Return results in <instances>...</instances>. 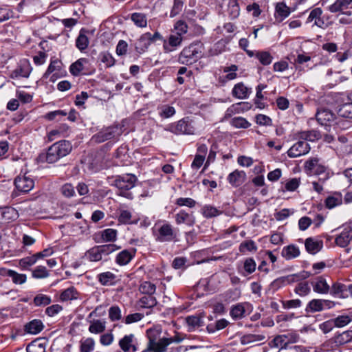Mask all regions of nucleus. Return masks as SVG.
I'll return each instance as SVG.
<instances>
[{"label":"nucleus","mask_w":352,"mask_h":352,"mask_svg":"<svg viewBox=\"0 0 352 352\" xmlns=\"http://www.w3.org/2000/svg\"><path fill=\"white\" fill-rule=\"evenodd\" d=\"M137 181L138 179L135 175L128 173L113 177L110 179L109 182L111 186L118 189L119 195L128 199H132L133 196L129 190L135 186Z\"/></svg>","instance_id":"f257e3e1"},{"label":"nucleus","mask_w":352,"mask_h":352,"mask_svg":"<svg viewBox=\"0 0 352 352\" xmlns=\"http://www.w3.org/2000/svg\"><path fill=\"white\" fill-rule=\"evenodd\" d=\"M203 44L193 42L183 48L178 56V62L183 65H192L202 57Z\"/></svg>","instance_id":"f03ea898"},{"label":"nucleus","mask_w":352,"mask_h":352,"mask_svg":"<svg viewBox=\"0 0 352 352\" xmlns=\"http://www.w3.org/2000/svg\"><path fill=\"white\" fill-rule=\"evenodd\" d=\"M71 143L67 140H60L53 144L46 153V161L52 164L67 155L72 151Z\"/></svg>","instance_id":"7ed1b4c3"},{"label":"nucleus","mask_w":352,"mask_h":352,"mask_svg":"<svg viewBox=\"0 0 352 352\" xmlns=\"http://www.w3.org/2000/svg\"><path fill=\"white\" fill-rule=\"evenodd\" d=\"M311 274L307 271H302L298 274H290L285 276L278 278L273 280L270 285L272 289L276 291L280 287L292 283L304 280L310 276Z\"/></svg>","instance_id":"20e7f679"},{"label":"nucleus","mask_w":352,"mask_h":352,"mask_svg":"<svg viewBox=\"0 0 352 352\" xmlns=\"http://www.w3.org/2000/svg\"><path fill=\"white\" fill-rule=\"evenodd\" d=\"M305 169L310 175H320L324 174V177L320 179L322 181V183L329 177V173H327V167L318 158H311L307 160L305 164Z\"/></svg>","instance_id":"39448f33"},{"label":"nucleus","mask_w":352,"mask_h":352,"mask_svg":"<svg viewBox=\"0 0 352 352\" xmlns=\"http://www.w3.org/2000/svg\"><path fill=\"white\" fill-rule=\"evenodd\" d=\"M177 234L173 226L169 223L160 226L156 234V240L159 242H170L177 240Z\"/></svg>","instance_id":"423d86ee"},{"label":"nucleus","mask_w":352,"mask_h":352,"mask_svg":"<svg viewBox=\"0 0 352 352\" xmlns=\"http://www.w3.org/2000/svg\"><path fill=\"white\" fill-rule=\"evenodd\" d=\"M120 129L118 126H110L101 130L92 137V141L102 143L106 140L113 139L121 135Z\"/></svg>","instance_id":"0eeeda50"},{"label":"nucleus","mask_w":352,"mask_h":352,"mask_svg":"<svg viewBox=\"0 0 352 352\" xmlns=\"http://www.w3.org/2000/svg\"><path fill=\"white\" fill-rule=\"evenodd\" d=\"M166 130L176 135H191L195 133V128L184 119H182L177 122L170 124Z\"/></svg>","instance_id":"6e6552de"},{"label":"nucleus","mask_w":352,"mask_h":352,"mask_svg":"<svg viewBox=\"0 0 352 352\" xmlns=\"http://www.w3.org/2000/svg\"><path fill=\"white\" fill-rule=\"evenodd\" d=\"M62 63L57 60H51L50 63L43 74V78H48L50 77V80L52 82H54L56 78H60L63 74V72L62 71Z\"/></svg>","instance_id":"1a4fd4ad"},{"label":"nucleus","mask_w":352,"mask_h":352,"mask_svg":"<svg viewBox=\"0 0 352 352\" xmlns=\"http://www.w3.org/2000/svg\"><path fill=\"white\" fill-rule=\"evenodd\" d=\"M118 345L123 352H136L138 350V341L133 333L125 335L119 340Z\"/></svg>","instance_id":"9d476101"},{"label":"nucleus","mask_w":352,"mask_h":352,"mask_svg":"<svg viewBox=\"0 0 352 352\" xmlns=\"http://www.w3.org/2000/svg\"><path fill=\"white\" fill-rule=\"evenodd\" d=\"M334 305L335 302L329 300L314 299L308 303L306 311L312 313L318 312L325 309H331Z\"/></svg>","instance_id":"9b49d317"},{"label":"nucleus","mask_w":352,"mask_h":352,"mask_svg":"<svg viewBox=\"0 0 352 352\" xmlns=\"http://www.w3.org/2000/svg\"><path fill=\"white\" fill-rule=\"evenodd\" d=\"M310 151L309 144L303 140L295 143L287 152L291 158L298 157L307 154Z\"/></svg>","instance_id":"f8f14e48"},{"label":"nucleus","mask_w":352,"mask_h":352,"mask_svg":"<svg viewBox=\"0 0 352 352\" xmlns=\"http://www.w3.org/2000/svg\"><path fill=\"white\" fill-rule=\"evenodd\" d=\"M32 71L30 62L28 59L21 60L17 67L11 72L10 77L16 78H28Z\"/></svg>","instance_id":"ddd939ff"},{"label":"nucleus","mask_w":352,"mask_h":352,"mask_svg":"<svg viewBox=\"0 0 352 352\" xmlns=\"http://www.w3.org/2000/svg\"><path fill=\"white\" fill-rule=\"evenodd\" d=\"M183 36H180L175 33L169 35L167 39L163 40V49L165 53H170L177 47H180L182 44Z\"/></svg>","instance_id":"4468645a"},{"label":"nucleus","mask_w":352,"mask_h":352,"mask_svg":"<svg viewBox=\"0 0 352 352\" xmlns=\"http://www.w3.org/2000/svg\"><path fill=\"white\" fill-rule=\"evenodd\" d=\"M351 8H352V0H336L333 4L329 6L328 10L331 13L340 12L350 16L352 12L345 10Z\"/></svg>","instance_id":"2eb2a0df"},{"label":"nucleus","mask_w":352,"mask_h":352,"mask_svg":"<svg viewBox=\"0 0 352 352\" xmlns=\"http://www.w3.org/2000/svg\"><path fill=\"white\" fill-rule=\"evenodd\" d=\"M323 11L320 8H316L313 9L307 19L306 23L314 22L313 26L324 29L327 27V23L324 22L322 17Z\"/></svg>","instance_id":"dca6fc26"},{"label":"nucleus","mask_w":352,"mask_h":352,"mask_svg":"<svg viewBox=\"0 0 352 352\" xmlns=\"http://www.w3.org/2000/svg\"><path fill=\"white\" fill-rule=\"evenodd\" d=\"M14 184L18 190L28 192L34 188V182L32 178L24 175L17 176L14 180Z\"/></svg>","instance_id":"f3484780"},{"label":"nucleus","mask_w":352,"mask_h":352,"mask_svg":"<svg viewBox=\"0 0 352 352\" xmlns=\"http://www.w3.org/2000/svg\"><path fill=\"white\" fill-rule=\"evenodd\" d=\"M168 345V341L166 338H161L156 342L154 339L149 337L147 348L142 352H165Z\"/></svg>","instance_id":"a211bd4d"},{"label":"nucleus","mask_w":352,"mask_h":352,"mask_svg":"<svg viewBox=\"0 0 352 352\" xmlns=\"http://www.w3.org/2000/svg\"><path fill=\"white\" fill-rule=\"evenodd\" d=\"M352 239V225L344 226L339 235L336 238L335 242L341 248L346 247Z\"/></svg>","instance_id":"6ab92c4d"},{"label":"nucleus","mask_w":352,"mask_h":352,"mask_svg":"<svg viewBox=\"0 0 352 352\" xmlns=\"http://www.w3.org/2000/svg\"><path fill=\"white\" fill-rule=\"evenodd\" d=\"M252 94V89L243 82L235 84L232 89V96L239 100L247 99Z\"/></svg>","instance_id":"aec40b11"},{"label":"nucleus","mask_w":352,"mask_h":352,"mask_svg":"<svg viewBox=\"0 0 352 352\" xmlns=\"http://www.w3.org/2000/svg\"><path fill=\"white\" fill-rule=\"evenodd\" d=\"M316 117L317 121L321 125H331L336 119V115L327 109L318 110Z\"/></svg>","instance_id":"412c9836"},{"label":"nucleus","mask_w":352,"mask_h":352,"mask_svg":"<svg viewBox=\"0 0 352 352\" xmlns=\"http://www.w3.org/2000/svg\"><path fill=\"white\" fill-rule=\"evenodd\" d=\"M250 307L248 302H240L232 305L230 310V316L234 320H240L246 315V310Z\"/></svg>","instance_id":"4be33fe9"},{"label":"nucleus","mask_w":352,"mask_h":352,"mask_svg":"<svg viewBox=\"0 0 352 352\" xmlns=\"http://www.w3.org/2000/svg\"><path fill=\"white\" fill-rule=\"evenodd\" d=\"M239 70V67L236 65H231L230 66H226L223 68V73L226 74L225 76L219 77V82L224 85L228 81L233 80L238 77L237 71Z\"/></svg>","instance_id":"5701e85b"},{"label":"nucleus","mask_w":352,"mask_h":352,"mask_svg":"<svg viewBox=\"0 0 352 352\" xmlns=\"http://www.w3.org/2000/svg\"><path fill=\"white\" fill-rule=\"evenodd\" d=\"M338 114L352 119V92L347 95L344 103L339 107Z\"/></svg>","instance_id":"b1692460"},{"label":"nucleus","mask_w":352,"mask_h":352,"mask_svg":"<svg viewBox=\"0 0 352 352\" xmlns=\"http://www.w3.org/2000/svg\"><path fill=\"white\" fill-rule=\"evenodd\" d=\"M246 179V174L243 170H235L228 176V182L233 186H241Z\"/></svg>","instance_id":"393cba45"},{"label":"nucleus","mask_w":352,"mask_h":352,"mask_svg":"<svg viewBox=\"0 0 352 352\" xmlns=\"http://www.w3.org/2000/svg\"><path fill=\"white\" fill-rule=\"evenodd\" d=\"M311 284L315 292L327 294L330 291V287L323 276L317 277Z\"/></svg>","instance_id":"a878e982"},{"label":"nucleus","mask_w":352,"mask_h":352,"mask_svg":"<svg viewBox=\"0 0 352 352\" xmlns=\"http://www.w3.org/2000/svg\"><path fill=\"white\" fill-rule=\"evenodd\" d=\"M175 222L177 225L186 223L188 226H192L195 223V218L192 214L181 210L175 214Z\"/></svg>","instance_id":"bb28decb"},{"label":"nucleus","mask_w":352,"mask_h":352,"mask_svg":"<svg viewBox=\"0 0 352 352\" xmlns=\"http://www.w3.org/2000/svg\"><path fill=\"white\" fill-rule=\"evenodd\" d=\"M135 254V250L133 249L131 250H124L118 254L116 261L119 265H125L131 261Z\"/></svg>","instance_id":"cd10ccee"},{"label":"nucleus","mask_w":352,"mask_h":352,"mask_svg":"<svg viewBox=\"0 0 352 352\" xmlns=\"http://www.w3.org/2000/svg\"><path fill=\"white\" fill-rule=\"evenodd\" d=\"M281 255L285 259L291 260L300 255V250L294 245H289L283 248Z\"/></svg>","instance_id":"c85d7f7f"},{"label":"nucleus","mask_w":352,"mask_h":352,"mask_svg":"<svg viewBox=\"0 0 352 352\" xmlns=\"http://www.w3.org/2000/svg\"><path fill=\"white\" fill-rule=\"evenodd\" d=\"M87 31L84 28L81 29L79 35L76 40V47L80 51L86 50L89 45V41L87 36L86 35Z\"/></svg>","instance_id":"c756f323"},{"label":"nucleus","mask_w":352,"mask_h":352,"mask_svg":"<svg viewBox=\"0 0 352 352\" xmlns=\"http://www.w3.org/2000/svg\"><path fill=\"white\" fill-rule=\"evenodd\" d=\"M43 324L40 320H33L25 326V331L31 334H37L43 329Z\"/></svg>","instance_id":"7c9ffc66"},{"label":"nucleus","mask_w":352,"mask_h":352,"mask_svg":"<svg viewBox=\"0 0 352 352\" xmlns=\"http://www.w3.org/2000/svg\"><path fill=\"white\" fill-rule=\"evenodd\" d=\"M305 245L307 251L313 254L318 252L322 247L321 241L314 240L312 238L307 239Z\"/></svg>","instance_id":"2f4dec72"},{"label":"nucleus","mask_w":352,"mask_h":352,"mask_svg":"<svg viewBox=\"0 0 352 352\" xmlns=\"http://www.w3.org/2000/svg\"><path fill=\"white\" fill-rule=\"evenodd\" d=\"M346 289L347 285L339 282H336L333 283L330 292L333 295L344 298L349 296L348 294H346Z\"/></svg>","instance_id":"473e14b6"},{"label":"nucleus","mask_w":352,"mask_h":352,"mask_svg":"<svg viewBox=\"0 0 352 352\" xmlns=\"http://www.w3.org/2000/svg\"><path fill=\"white\" fill-rule=\"evenodd\" d=\"M202 215L206 218H212L219 216L222 211L212 205H205L201 209Z\"/></svg>","instance_id":"72a5a7b5"},{"label":"nucleus","mask_w":352,"mask_h":352,"mask_svg":"<svg viewBox=\"0 0 352 352\" xmlns=\"http://www.w3.org/2000/svg\"><path fill=\"white\" fill-rule=\"evenodd\" d=\"M255 58L263 65H269L273 60V56L267 51H255Z\"/></svg>","instance_id":"f704fd0d"},{"label":"nucleus","mask_w":352,"mask_h":352,"mask_svg":"<svg viewBox=\"0 0 352 352\" xmlns=\"http://www.w3.org/2000/svg\"><path fill=\"white\" fill-rule=\"evenodd\" d=\"M342 203V197L341 194L336 193L331 196H329L325 199V206L329 209H332Z\"/></svg>","instance_id":"c9c22d12"},{"label":"nucleus","mask_w":352,"mask_h":352,"mask_svg":"<svg viewBox=\"0 0 352 352\" xmlns=\"http://www.w3.org/2000/svg\"><path fill=\"white\" fill-rule=\"evenodd\" d=\"M299 138L303 141L314 142L318 140L321 138V134L319 131L316 130L302 131L299 133Z\"/></svg>","instance_id":"e433bc0d"},{"label":"nucleus","mask_w":352,"mask_h":352,"mask_svg":"<svg viewBox=\"0 0 352 352\" xmlns=\"http://www.w3.org/2000/svg\"><path fill=\"white\" fill-rule=\"evenodd\" d=\"M50 275V271L43 265H38L32 270V277L35 279L47 278Z\"/></svg>","instance_id":"4c0bfd02"},{"label":"nucleus","mask_w":352,"mask_h":352,"mask_svg":"<svg viewBox=\"0 0 352 352\" xmlns=\"http://www.w3.org/2000/svg\"><path fill=\"white\" fill-rule=\"evenodd\" d=\"M78 298V292L74 287H70L65 289L60 296V298L62 301H67L75 300Z\"/></svg>","instance_id":"58836bf2"},{"label":"nucleus","mask_w":352,"mask_h":352,"mask_svg":"<svg viewBox=\"0 0 352 352\" xmlns=\"http://www.w3.org/2000/svg\"><path fill=\"white\" fill-rule=\"evenodd\" d=\"M87 63L86 58H80L75 63H72L69 67L71 74L74 76H78L80 72L84 69V65Z\"/></svg>","instance_id":"ea45409f"},{"label":"nucleus","mask_w":352,"mask_h":352,"mask_svg":"<svg viewBox=\"0 0 352 352\" xmlns=\"http://www.w3.org/2000/svg\"><path fill=\"white\" fill-rule=\"evenodd\" d=\"M131 19L139 28H145L147 25V18L145 14L140 12L133 13Z\"/></svg>","instance_id":"a19ab883"},{"label":"nucleus","mask_w":352,"mask_h":352,"mask_svg":"<svg viewBox=\"0 0 352 352\" xmlns=\"http://www.w3.org/2000/svg\"><path fill=\"white\" fill-rule=\"evenodd\" d=\"M228 12L232 19H235L239 16L240 8L237 0H229Z\"/></svg>","instance_id":"79ce46f5"},{"label":"nucleus","mask_w":352,"mask_h":352,"mask_svg":"<svg viewBox=\"0 0 352 352\" xmlns=\"http://www.w3.org/2000/svg\"><path fill=\"white\" fill-rule=\"evenodd\" d=\"M97 246L102 258L107 256L108 255L114 252L115 251L118 250L120 248V247L113 243L100 245Z\"/></svg>","instance_id":"37998d69"},{"label":"nucleus","mask_w":352,"mask_h":352,"mask_svg":"<svg viewBox=\"0 0 352 352\" xmlns=\"http://www.w3.org/2000/svg\"><path fill=\"white\" fill-rule=\"evenodd\" d=\"M258 248L255 242L252 240H247L243 241L239 247V252L245 254L247 252H254L257 250Z\"/></svg>","instance_id":"c03bdc74"},{"label":"nucleus","mask_w":352,"mask_h":352,"mask_svg":"<svg viewBox=\"0 0 352 352\" xmlns=\"http://www.w3.org/2000/svg\"><path fill=\"white\" fill-rule=\"evenodd\" d=\"M8 276L12 278V282L16 285H21L26 282L27 276L24 274H19L14 270L6 271Z\"/></svg>","instance_id":"a18cd8bd"},{"label":"nucleus","mask_w":352,"mask_h":352,"mask_svg":"<svg viewBox=\"0 0 352 352\" xmlns=\"http://www.w3.org/2000/svg\"><path fill=\"white\" fill-rule=\"evenodd\" d=\"M84 257L91 262H97L102 259L97 245L87 250Z\"/></svg>","instance_id":"49530a36"},{"label":"nucleus","mask_w":352,"mask_h":352,"mask_svg":"<svg viewBox=\"0 0 352 352\" xmlns=\"http://www.w3.org/2000/svg\"><path fill=\"white\" fill-rule=\"evenodd\" d=\"M157 109L160 116L163 118H170L175 113V108L168 104L161 105Z\"/></svg>","instance_id":"de8ad7c7"},{"label":"nucleus","mask_w":352,"mask_h":352,"mask_svg":"<svg viewBox=\"0 0 352 352\" xmlns=\"http://www.w3.org/2000/svg\"><path fill=\"white\" fill-rule=\"evenodd\" d=\"M250 107L248 103L239 102L233 104L229 107L226 111V117H231L234 113H239L241 111L249 109Z\"/></svg>","instance_id":"09e8293b"},{"label":"nucleus","mask_w":352,"mask_h":352,"mask_svg":"<svg viewBox=\"0 0 352 352\" xmlns=\"http://www.w3.org/2000/svg\"><path fill=\"white\" fill-rule=\"evenodd\" d=\"M105 330V322L96 320L91 322L89 327V331L91 333H100Z\"/></svg>","instance_id":"8fccbe9b"},{"label":"nucleus","mask_w":352,"mask_h":352,"mask_svg":"<svg viewBox=\"0 0 352 352\" xmlns=\"http://www.w3.org/2000/svg\"><path fill=\"white\" fill-rule=\"evenodd\" d=\"M80 344V352H91L94 349L95 342L91 338L81 340Z\"/></svg>","instance_id":"3c124183"},{"label":"nucleus","mask_w":352,"mask_h":352,"mask_svg":"<svg viewBox=\"0 0 352 352\" xmlns=\"http://www.w3.org/2000/svg\"><path fill=\"white\" fill-rule=\"evenodd\" d=\"M119 222L124 224L136 223L137 221L132 220V213L130 210L120 209V214L118 217Z\"/></svg>","instance_id":"603ef678"},{"label":"nucleus","mask_w":352,"mask_h":352,"mask_svg":"<svg viewBox=\"0 0 352 352\" xmlns=\"http://www.w3.org/2000/svg\"><path fill=\"white\" fill-rule=\"evenodd\" d=\"M141 293L146 295H153L156 290L155 285L150 281L142 282L139 287Z\"/></svg>","instance_id":"864d4df0"},{"label":"nucleus","mask_w":352,"mask_h":352,"mask_svg":"<svg viewBox=\"0 0 352 352\" xmlns=\"http://www.w3.org/2000/svg\"><path fill=\"white\" fill-rule=\"evenodd\" d=\"M139 303L143 308H152L156 305L157 300L153 295H146L140 299Z\"/></svg>","instance_id":"5fc2aeb1"},{"label":"nucleus","mask_w":352,"mask_h":352,"mask_svg":"<svg viewBox=\"0 0 352 352\" xmlns=\"http://www.w3.org/2000/svg\"><path fill=\"white\" fill-rule=\"evenodd\" d=\"M232 126L236 129H248L250 126V123L243 117H235L230 121Z\"/></svg>","instance_id":"6e6d98bb"},{"label":"nucleus","mask_w":352,"mask_h":352,"mask_svg":"<svg viewBox=\"0 0 352 352\" xmlns=\"http://www.w3.org/2000/svg\"><path fill=\"white\" fill-rule=\"evenodd\" d=\"M101 236L104 241L114 242L117 239V230L111 228H107L102 231Z\"/></svg>","instance_id":"4d7b16f0"},{"label":"nucleus","mask_w":352,"mask_h":352,"mask_svg":"<svg viewBox=\"0 0 352 352\" xmlns=\"http://www.w3.org/2000/svg\"><path fill=\"white\" fill-rule=\"evenodd\" d=\"M264 339L265 336L262 335L248 334L241 337V343L245 345L254 342L262 341Z\"/></svg>","instance_id":"13d9d810"},{"label":"nucleus","mask_w":352,"mask_h":352,"mask_svg":"<svg viewBox=\"0 0 352 352\" xmlns=\"http://www.w3.org/2000/svg\"><path fill=\"white\" fill-rule=\"evenodd\" d=\"M294 292L300 296H305L310 293L311 288L308 282H301L296 285Z\"/></svg>","instance_id":"bf43d9fd"},{"label":"nucleus","mask_w":352,"mask_h":352,"mask_svg":"<svg viewBox=\"0 0 352 352\" xmlns=\"http://www.w3.org/2000/svg\"><path fill=\"white\" fill-rule=\"evenodd\" d=\"M52 299L50 296L39 294L34 298V304L35 306H46L51 303Z\"/></svg>","instance_id":"052dcab7"},{"label":"nucleus","mask_w":352,"mask_h":352,"mask_svg":"<svg viewBox=\"0 0 352 352\" xmlns=\"http://www.w3.org/2000/svg\"><path fill=\"white\" fill-rule=\"evenodd\" d=\"M75 187L70 183L63 184L60 188L61 194L66 198H71L76 195Z\"/></svg>","instance_id":"680f3d73"},{"label":"nucleus","mask_w":352,"mask_h":352,"mask_svg":"<svg viewBox=\"0 0 352 352\" xmlns=\"http://www.w3.org/2000/svg\"><path fill=\"white\" fill-rule=\"evenodd\" d=\"M276 12L282 19L287 17L290 14V8L283 2H279L276 6Z\"/></svg>","instance_id":"e2e57ef3"},{"label":"nucleus","mask_w":352,"mask_h":352,"mask_svg":"<svg viewBox=\"0 0 352 352\" xmlns=\"http://www.w3.org/2000/svg\"><path fill=\"white\" fill-rule=\"evenodd\" d=\"M2 217L6 220H14L18 218V211L12 207H6L2 212Z\"/></svg>","instance_id":"0e129e2a"},{"label":"nucleus","mask_w":352,"mask_h":352,"mask_svg":"<svg viewBox=\"0 0 352 352\" xmlns=\"http://www.w3.org/2000/svg\"><path fill=\"white\" fill-rule=\"evenodd\" d=\"M36 263L32 255L21 258L19 261V267L23 270H28Z\"/></svg>","instance_id":"69168bd1"},{"label":"nucleus","mask_w":352,"mask_h":352,"mask_svg":"<svg viewBox=\"0 0 352 352\" xmlns=\"http://www.w3.org/2000/svg\"><path fill=\"white\" fill-rule=\"evenodd\" d=\"M352 340V331H344L335 337V342L342 345Z\"/></svg>","instance_id":"338daca9"},{"label":"nucleus","mask_w":352,"mask_h":352,"mask_svg":"<svg viewBox=\"0 0 352 352\" xmlns=\"http://www.w3.org/2000/svg\"><path fill=\"white\" fill-rule=\"evenodd\" d=\"M27 352H45V346L43 343L33 341L27 346Z\"/></svg>","instance_id":"774afa93"}]
</instances>
